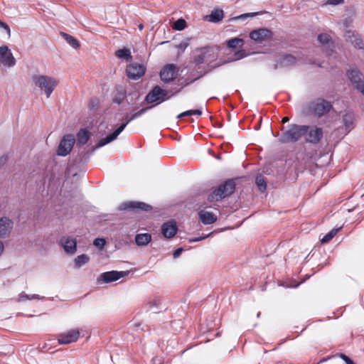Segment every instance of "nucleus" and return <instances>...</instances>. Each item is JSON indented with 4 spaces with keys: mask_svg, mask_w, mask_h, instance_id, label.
<instances>
[{
    "mask_svg": "<svg viewBox=\"0 0 364 364\" xmlns=\"http://www.w3.org/2000/svg\"><path fill=\"white\" fill-rule=\"evenodd\" d=\"M309 129L308 125L290 124L287 130L284 131V128L282 129V133L279 141L283 144L296 142L307 134Z\"/></svg>",
    "mask_w": 364,
    "mask_h": 364,
    "instance_id": "1",
    "label": "nucleus"
},
{
    "mask_svg": "<svg viewBox=\"0 0 364 364\" xmlns=\"http://www.w3.org/2000/svg\"><path fill=\"white\" fill-rule=\"evenodd\" d=\"M236 183L234 179H228L218 186L217 188L208 195V200L210 203L220 201L231 196L235 190Z\"/></svg>",
    "mask_w": 364,
    "mask_h": 364,
    "instance_id": "2",
    "label": "nucleus"
},
{
    "mask_svg": "<svg viewBox=\"0 0 364 364\" xmlns=\"http://www.w3.org/2000/svg\"><path fill=\"white\" fill-rule=\"evenodd\" d=\"M150 107H145V108H143L141 109H140L139 111L136 112H134V114H132V115L131 116L130 118H127L126 117V122L123 124H122L114 132H113L112 133L108 134L106 137L105 138H102L101 139L98 144H97V146L98 147H101V146H103L110 142H112V141H114V139H116L117 138V136L119 135V134L125 129V127H127V125L130 122H132V120H134V119L141 116L144 113H145Z\"/></svg>",
    "mask_w": 364,
    "mask_h": 364,
    "instance_id": "3",
    "label": "nucleus"
},
{
    "mask_svg": "<svg viewBox=\"0 0 364 364\" xmlns=\"http://www.w3.org/2000/svg\"><path fill=\"white\" fill-rule=\"evenodd\" d=\"M32 80L37 87L44 90L48 98L50 97L58 84V81L55 78L48 75H33Z\"/></svg>",
    "mask_w": 364,
    "mask_h": 364,
    "instance_id": "4",
    "label": "nucleus"
},
{
    "mask_svg": "<svg viewBox=\"0 0 364 364\" xmlns=\"http://www.w3.org/2000/svg\"><path fill=\"white\" fill-rule=\"evenodd\" d=\"M331 109L332 105L331 102L321 98L316 99L309 104L311 112L318 117L328 113Z\"/></svg>",
    "mask_w": 364,
    "mask_h": 364,
    "instance_id": "5",
    "label": "nucleus"
},
{
    "mask_svg": "<svg viewBox=\"0 0 364 364\" xmlns=\"http://www.w3.org/2000/svg\"><path fill=\"white\" fill-rule=\"evenodd\" d=\"M120 210H131L136 213L141 211L149 212L152 210V207L144 202L139 201H129L120 205Z\"/></svg>",
    "mask_w": 364,
    "mask_h": 364,
    "instance_id": "6",
    "label": "nucleus"
},
{
    "mask_svg": "<svg viewBox=\"0 0 364 364\" xmlns=\"http://www.w3.org/2000/svg\"><path fill=\"white\" fill-rule=\"evenodd\" d=\"M75 144V139L73 135L68 134L63 137L59 144L57 154L59 156H65L71 151Z\"/></svg>",
    "mask_w": 364,
    "mask_h": 364,
    "instance_id": "7",
    "label": "nucleus"
},
{
    "mask_svg": "<svg viewBox=\"0 0 364 364\" xmlns=\"http://www.w3.org/2000/svg\"><path fill=\"white\" fill-rule=\"evenodd\" d=\"M167 92L160 87L155 86L146 96L145 101L148 104L154 103L155 102H162L166 100V95Z\"/></svg>",
    "mask_w": 364,
    "mask_h": 364,
    "instance_id": "8",
    "label": "nucleus"
},
{
    "mask_svg": "<svg viewBox=\"0 0 364 364\" xmlns=\"http://www.w3.org/2000/svg\"><path fill=\"white\" fill-rule=\"evenodd\" d=\"M348 77L356 89L364 95V78L363 74L357 69L348 71Z\"/></svg>",
    "mask_w": 364,
    "mask_h": 364,
    "instance_id": "9",
    "label": "nucleus"
},
{
    "mask_svg": "<svg viewBox=\"0 0 364 364\" xmlns=\"http://www.w3.org/2000/svg\"><path fill=\"white\" fill-rule=\"evenodd\" d=\"M272 32L267 28H258L250 33V38L259 43L272 39Z\"/></svg>",
    "mask_w": 364,
    "mask_h": 364,
    "instance_id": "10",
    "label": "nucleus"
},
{
    "mask_svg": "<svg viewBox=\"0 0 364 364\" xmlns=\"http://www.w3.org/2000/svg\"><path fill=\"white\" fill-rule=\"evenodd\" d=\"M306 141L312 144H318L323 136V129L316 126L309 127Z\"/></svg>",
    "mask_w": 364,
    "mask_h": 364,
    "instance_id": "11",
    "label": "nucleus"
},
{
    "mask_svg": "<svg viewBox=\"0 0 364 364\" xmlns=\"http://www.w3.org/2000/svg\"><path fill=\"white\" fill-rule=\"evenodd\" d=\"M146 68L144 65L138 63L130 64L127 67L126 72L129 78L137 80L145 73Z\"/></svg>",
    "mask_w": 364,
    "mask_h": 364,
    "instance_id": "12",
    "label": "nucleus"
},
{
    "mask_svg": "<svg viewBox=\"0 0 364 364\" xmlns=\"http://www.w3.org/2000/svg\"><path fill=\"white\" fill-rule=\"evenodd\" d=\"M16 63V60L7 46L0 47V64L11 67Z\"/></svg>",
    "mask_w": 364,
    "mask_h": 364,
    "instance_id": "13",
    "label": "nucleus"
},
{
    "mask_svg": "<svg viewBox=\"0 0 364 364\" xmlns=\"http://www.w3.org/2000/svg\"><path fill=\"white\" fill-rule=\"evenodd\" d=\"M80 332L78 329H71L65 333H60L58 336V343L60 344H68L77 341Z\"/></svg>",
    "mask_w": 364,
    "mask_h": 364,
    "instance_id": "14",
    "label": "nucleus"
},
{
    "mask_svg": "<svg viewBox=\"0 0 364 364\" xmlns=\"http://www.w3.org/2000/svg\"><path fill=\"white\" fill-rule=\"evenodd\" d=\"M176 67L173 64L165 65L160 72V77L164 82H170L176 77Z\"/></svg>",
    "mask_w": 364,
    "mask_h": 364,
    "instance_id": "15",
    "label": "nucleus"
},
{
    "mask_svg": "<svg viewBox=\"0 0 364 364\" xmlns=\"http://www.w3.org/2000/svg\"><path fill=\"white\" fill-rule=\"evenodd\" d=\"M14 223L11 220L6 217L0 218V237H6L9 235Z\"/></svg>",
    "mask_w": 364,
    "mask_h": 364,
    "instance_id": "16",
    "label": "nucleus"
},
{
    "mask_svg": "<svg viewBox=\"0 0 364 364\" xmlns=\"http://www.w3.org/2000/svg\"><path fill=\"white\" fill-rule=\"evenodd\" d=\"M125 275H127L125 272L110 271L101 274L100 279L102 282L109 283L117 281Z\"/></svg>",
    "mask_w": 364,
    "mask_h": 364,
    "instance_id": "17",
    "label": "nucleus"
},
{
    "mask_svg": "<svg viewBox=\"0 0 364 364\" xmlns=\"http://www.w3.org/2000/svg\"><path fill=\"white\" fill-rule=\"evenodd\" d=\"M60 242L67 253L74 254L76 251L77 242L75 239L64 237L61 239Z\"/></svg>",
    "mask_w": 364,
    "mask_h": 364,
    "instance_id": "18",
    "label": "nucleus"
},
{
    "mask_svg": "<svg viewBox=\"0 0 364 364\" xmlns=\"http://www.w3.org/2000/svg\"><path fill=\"white\" fill-rule=\"evenodd\" d=\"M177 226L170 222L165 223L161 227V232L166 238L173 237L177 232Z\"/></svg>",
    "mask_w": 364,
    "mask_h": 364,
    "instance_id": "19",
    "label": "nucleus"
},
{
    "mask_svg": "<svg viewBox=\"0 0 364 364\" xmlns=\"http://www.w3.org/2000/svg\"><path fill=\"white\" fill-rule=\"evenodd\" d=\"M199 218L204 225H210L217 220V216L210 212L201 210L198 213Z\"/></svg>",
    "mask_w": 364,
    "mask_h": 364,
    "instance_id": "20",
    "label": "nucleus"
},
{
    "mask_svg": "<svg viewBox=\"0 0 364 364\" xmlns=\"http://www.w3.org/2000/svg\"><path fill=\"white\" fill-rule=\"evenodd\" d=\"M126 96L127 92L124 88L121 87H116V89L113 92L112 102L114 103L120 105L122 103Z\"/></svg>",
    "mask_w": 364,
    "mask_h": 364,
    "instance_id": "21",
    "label": "nucleus"
},
{
    "mask_svg": "<svg viewBox=\"0 0 364 364\" xmlns=\"http://www.w3.org/2000/svg\"><path fill=\"white\" fill-rule=\"evenodd\" d=\"M224 17V12L222 9H214L211 11L210 14L205 16V18L213 23H218L223 20Z\"/></svg>",
    "mask_w": 364,
    "mask_h": 364,
    "instance_id": "22",
    "label": "nucleus"
},
{
    "mask_svg": "<svg viewBox=\"0 0 364 364\" xmlns=\"http://www.w3.org/2000/svg\"><path fill=\"white\" fill-rule=\"evenodd\" d=\"M346 37L347 39H350V42L354 45L355 48L359 49L364 48V43L363 41L358 36H355L353 32L348 31L346 32Z\"/></svg>",
    "mask_w": 364,
    "mask_h": 364,
    "instance_id": "23",
    "label": "nucleus"
},
{
    "mask_svg": "<svg viewBox=\"0 0 364 364\" xmlns=\"http://www.w3.org/2000/svg\"><path fill=\"white\" fill-rule=\"evenodd\" d=\"M151 240L149 233L137 234L135 237V242L139 246L146 245Z\"/></svg>",
    "mask_w": 364,
    "mask_h": 364,
    "instance_id": "24",
    "label": "nucleus"
},
{
    "mask_svg": "<svg viewBox=\"0 0 364 364\" xmlns=\"http://www.w3.org/2000/svg\"><path fill=\"white\" fill-rule=\"evenodd\" d=\"M90 136V132L87 129H81L77 134V144L80 145L85 144L88 141Z\"/></svg>",
    "mask_w": 364,
    "mask_h": 364,
    "instance_id": "25",
    "label": "nucleus"
},
{
    "mask_svg": "<svg viewBox=\"0 0 364 364\" xmlns=\"http://www.w3.org/2000/svg\"><path fill=\"white\" fill-rule=\"evenodd\" d=\"M343 122L346 129H352L353 128L354 114L352 112L346 113L343 117Z\"/></svg>",
    "mask_w": 364,
    "mask_h": 364,
    "instance_id": "26",
    "label": "nucleus"
},
{
    "mask_svg": "<svg viewBox=\"0 0 364 364\" xmlns=\"http://www.w3.org/2000/svg\"><path fill=\"white\" fill-rule=\"evenodd\" d=\"M115 55L117 58L124 59L127 61H131L132 60V56L131 55V52L128 48H122L116 51Z\"/></svg>",
    "mask_w": 364,
    "mask_h": 364,
    "instance_id": "27",
    "label": "nucleus"
},
{
    "mask_svg": "<svg viewBox=\"0 0 364 364\" xmlns=\"http://www.w3.org/2000/svg\"><path fill=\"white\" fill-rule=\"evenodd\" d=\"M62 36L73 48L77 49L80 48V44L79 41L70 34L62 33Z\"/></svg>",
    "mask_w": 364,
    "mask_h": 364,
    "instance_id": "28",
    "label": "nucleus"
},
{
    "mask_svg": "<svg viewBox=\"0 0 364 364\" xmlns=\"http://www.w3.org/2000/svg\"><path fill=\"white\" fill-rule=\"evenodd\" d=\"M296 59L292 55H285L280 61L282 66H291L296 64Z\"/></svg>",
    "mask_w": 364,
    "mask_h": 364,
    "instance_id": "29",
    "label": "nucleus"
},
{
    "mask_svg": "<svg viewBox=\"0 0 364 364\" xmlns=\"http://www.w3.org/2000/svg\"><path fill=\"white\" fill-rule=\"evenodd\" d=\"M244 44V40L240 38H234L230 39L227 42V46L230 48H236L237 47H242Z\"/></svg>",
    "mask_w": 364,
    "mask_h": 364,
    "instance_id": "30",
    "label": "nucleus"
},
{
    "mask_svg": "<svg viewBox=\"0 0 364 364\" xmlns=\"http://www.w3.org/2000/svg\"><path fill=\"white\" fill-rule=\"evenodd\" d=\"M90 261V257L88 255L82 254L77 256L75 259V265L76 267L79 268L83 264L87 263Z\"/></svg>",
    "mask_w": 364,
    "mask_h": 364,
    "instance_id": "31",
    "label": "nucleus"
},
{
    "mask_svg": "<svg viewBox=\"0 0 364 364\" xmlns=\"http://www.w3.org/2000/svg\"><path fill=\"white\" fill-rule=\"evenodd\" d=\"M255 182L260 191L264 192L266 190L267 183L263 176H257Z\"/></svg>",
    "mask_w": 364,
    "mask_h": 364,
    "instance_id": "32",
    "label": "nucleus"
},
{
    "mask_svg": "<svg viewBox=\"0 0 364 364\" xmlns=\"http://www.w3.org/2000/svg\"><path fill=\"white\" fill-rule=\"evenodd\" d=\"M202 112L200 109H190L187 110L186 112H183L181 114H179L177 116L178 119H181L185 117L191 116V115H201Z\"/></svg>",
    "mask_w": 364,
    "mask_h": 364,
    "instance_id": "33",
    "label": "nucleus"
},
{
    "mask_svg": "<svg viewBox=\"0 0 364 364\" xmlns=\"http://www.w3.org/2000/svg\"><path fill=\"white\" fill-rule=\"evenodd\" d=\"M338 230L337 229H333L329 232H328L326 235L323 237V238L321 240V243H327L329 241H331L337 234Z\"/></svg>",
    "mask_w": 364,
    "mask_h": 364,
    "instance_id": "34",
    "label": "nucleus"
},
{
    "mask_svg": "<svg viewBox=\"0 0 364 364\" xmlns=\"http://www.w3.org/2000/svg\"><path fill=\"white\" fill-rule=\"evenodd\" d=\"M186 21L183 18H179L174 22L173 28L176 31H182L186 28Z\"/></svg>",
    "mask_w": 364,
    "mask_h": 364,
    "instance_id": "35",
    "label": "nucleus"
},
{
    "mask_svg": "<svg viewBox=\"0 0 364 364\" xmlns=\"http://www.w3.org/2000/svg\"><path fill=\"white\" fill-rule=\"evenodd\" d=\"M318 41L321 44L326 45L331 41V37L328 33H321L318 36Z\"/></svg>",
    "mask_w": 364,
    "mask_h": 364,
    "instance_id": "36",
    "label": "nucleus"
},
{
    "mask_svg": "<svg viewBox=\"0 0 364 364\" xmlns=\"http://www.w3.org/2000/svg\"><path fill=\"white\" fill-rule=\"evenodd\" d=\"M204 60H205V55L203 54H200V55H196L194 57L193 62L196 65H200L204 63Z\"/></svg>",
    "mask_w": 364,
    "mask_h": 364,
    "instance_id": "37",
    "label": "nucleus"
},
{
    "mask_svg": "<svg viewBox=\"0 0 364 364\" xmlns=\"http://www.w3.org/2000/svg\"><path fill=\"white\" fill-rule=\"evenodd\" d=\"M105 243H106V241L103 238H96L93 242V244L96 247H98L100 248L103 247L105 246Z\"/></svg>",
    "mask_w": 364,
    "mask_h": 364,
    "instance_id": "38",
    "label": "nucleus"
},
{
    "mask_svg": "<svg viewBox=\"0 0 364 364\" xmlns=\"http://www.w3.org/2000/svg\"><path fill=\"white\" fill-rule=\"evenodd\" d=\"M339 357L342 358L346 364H355L354 362L346 355L341 353L339 354Z\"/></svg>",
    "mask_w": 364,
    "mask_h": 364,
    "instance_id": "39",
    "label": "nucleus"
},
{
    "mask_svg": "<svg viewBox=\"0 0 364 364\" xmlns=\"http://www.w3.org/2000/svg\"><path fill=\"white\" fill-rule=\"evenodd\" d=\"M0 27L4 28L6 31L9 36H10L11 31H10L9 26L6 23L0 21Z\"/></svg>",
    "mask_w": 364,
    "mask_h": 364,
    "instance_id": "40",
    "label": "nucleus"
},
{
    "mask_svg": "<svg viewBox=\"0 0 364 364\" xmlns=\"http://www.w3.org/2000/svg\"><path fill=\"white\" fill-rule=\"evenodd\" d=\"M344 0H327V4L330 5H338L342 4Z\"/></svg>",
    "mask_w": 364,
    "mask_h": 364,
    "instance_id": "41",
    "label": "nucleus"
},
{
    "mask_svg": "<svg viewBox=\"0 0 364 364\" xmlns=\"http://www.w3.org/2000/svg\"><path fill=\"white\" fill-rule=\"evenodd\" d=\"M183 250V248H182V247H179V248L176 249V250L174 251L173 254V257H174L175 258H176V257H179V256L181 255V254L182 253Z\"/></svg>",
    "mask_w": 364,
    "mask_h": 364,
    "instance_id": "42",
    "label": "nucleus"
},
{
    "mask_svg": "<svg viewBox=\"0 0 364 364\" xmlns=\"http://www.w3.org/2000/svg\"><path fill=\"white\" fill-rule=\"evenodd\" d=\"M151 362V364H162V361L157 356L154 357Z\"/></svg>",
    "mask_w": 364,
    "mask_h": 364,
    "instance_id": "43",
    "label": "nucleus"
},
{
    "mask_svg": "<svg viewBox=\"0 0 364 364\" xmlns=\"http://www.w3.org/2000/svg\"><path fill=\"white\" fill-rule=\"evenodd\" d=\"M255 15H256L255 13H248V14H242L240 16H238L237 18H246V17H248V16H254Z\"/></svg>",
    "mask_w": 364,
    "mask_h": 364,
    "instance_id": "44",
    "label": "nucleus"
},
{
    "mask_svg": "<svg viewBox=\"0 0 364 364\" xmlns=\"http://www.w3.org/2000/svg\"><path fill=\"white\" fill-rule=\"evenodd\" d=\"M209 236V235H205V236H203V237H196V238H193V239H190V242H198V241H200V240H202L203 239H205L206 237H208Z\"/></svg>",
    "mask_w": 364,
    "mask_h": 364,
    "instance_id": "45",
    "label": "nucleus"
},
{
    "mask_svg": "<svg viewBox=\"0 0 364 364\" xmlns=\"http://www.w3.org/2000/svg\"><path fill=\"white\" fill-rule=\"evenodd\" d=\"M236 55L238 56V58H242L245 56V51L240 50L236 53Z\"/></svg>",
    "mask_w": 364,
    "mask_h": 364,
    "instance_id": "46",
    "label": "nucleus"
},
{
    "mask_svg": "<svg viewBox=\"0 0 364 364\" xmlns=\"http://www.w3.org/2000/svg\"><path fill=\"white\" fill-rule=\"evenodd\" d=\"M7 160V157L6 156H2L0 158V166L6 163Z\"/></svg>",
    "mask_w": 364,
    "mask_h": 364,
    "instance_id": "47",
    "label": "nucleus"
},
{
    "mask_svg": "<svg viewBox=\"0 0 364 364\" xmlns=\"http://www.w3.org/2000/svg\"><path fill=\"white\" fill-rule=\"evenodd\" d=\"M289 118L288 117H283V118H282V122L283 124H284V123L288 122H289Z\"/></svg>",
    "mask_w": 364,
    "mask_h": 364,
    "instance_id": "48",
    "label": "nucleus"
},
{
    "mask_svg": "<svg viewBox=\"0 0 364 364\" xmlns=\"http://www.w3.org/2000/svg\"><path fill=\"white\" fill-rule=\"evenodd\" d=\"M3 250H4V244L2 242L0 241V255L3 252Z\"/></svg>",
    "mask_w": 364,
    "mask_h": 364,
    "instance_id": "49",
    "label": "nucleus"
},
{
    "mask_svg": "<svg viewBox=\"0 0 364 364\" xmlns=\"http://www.w3.org/2000/svg\"><path fill=\"white\" fill-rule=\"evenodd\" d=\"M139 29H140V30H142V29H143V28H144V26H143V25H142V24H140V25H139Z\"/></svg>",
    "mask_w": 364,
    "mask_h": 364,
    "instance_id": "50",
    "label": "nucleus"
}]
</instances>
